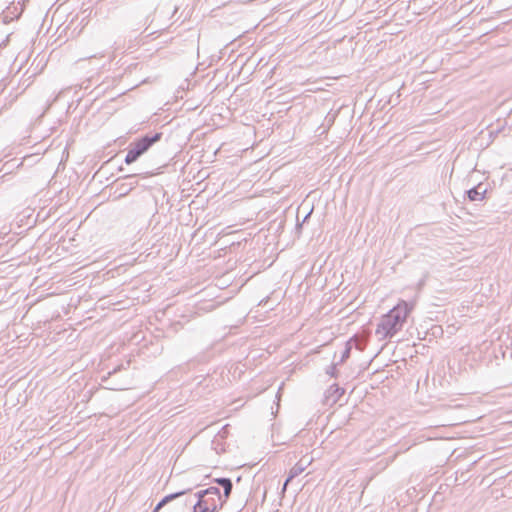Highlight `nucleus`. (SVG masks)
I'll return each instance as SVG.
<instances>
[{
    "label": "nucleus",
    "instance_id": "f257e3e1",
    "mask_svg": "<svg viewBox=\"0 0 512 512\" xmlns=\"http://www.w3.org/2000/svg\"><path fill=\"white\" fill-rule=\"evenodd\" d=\"M415 302L401 300L387 314L381 317L377 324L375 334L380 340L391 339L396 333L402 330L408 315L414 309Z\"/></svg>",
    "mask_w": 512,
    "mask_h": 512
},
{
    "label": "nucleus",
    "instance_id": "423d86ee",
    "mask_svg": "<svg viewBox=\"0 0 512 512\" xmlns=\"http://www.w3.org/2000/svg\"><path fill=\"white\" fill-rule=\"evenodd\" d=\"M214 482L217 483L219 486H221L224 490L223 498L227 500L231 494L233 484L230 478L221 477V478H215Z\"/></svg>",
    "mask_w": 512,
    "mask_h": 512
},
{
    "label": "nucleus",
    "instance_id": "1a4fd4ad",
    "mask_svg": "<svg viewBox=\"0 0 512 512\" xmlns=\"http://www.w3.org/2000/svg\"><path fill=\"white\" fill-rule=\"evenodd\" d=\"M135 177H136V174L127 175L124 177L125 179H129L132 181L128 184L121 185V187L119 188L121 196L126 195L129 191H131L137 185V181L134 180Z\"/></svg>",
    "mask_w": 512,
    "mask_h": 512
},
{
    "label": "nucleus",
    "instance_id": "20e7f679",
    "mask_svg": "<svg viewBox=\"0 0 512 512\" xmlns=\"http://www.w3.org/2000/svg\"><path fill=\"white\" fill-rule=\"evenodd\" d=\"M312 459H301L298 461L289 471L288 477L284 482L282 492L286 491L287 485L290 481H292L295 477L300 475L302 472L306 470V468L311 464Z\"/></svg>",
    "mask_w": 512,
    "mask_h": 512
},
{
    "label": "nucleus",
    "instance_id": "0eeeda50",
    "mask_svg": "<svg viewBox=\"0 0 512 512\" xmlns=\"http://www.w3.org/2000/svg\"><path fill=\"white\" fill-rule=\"evenodd\" d=\"M487 190L482 189L481 184L467 191V196L471 201H481L484 199Z\"/></svg>",
    "mask_w": 512,
    "mask_h": 512
},
{
    "label": "nucleus",
    "instance_id": "9b49d317",
    "mask_svg": "<svg viewBox=\"0 0 512 512\" xmlns=\"http://www.w3.org/2000/svg\"><path fill=\"white\" fill-rule=\"evenodd\" d=\"M326 373L331 377H337V364H332L326 370Z\"/></svg>",
    "mask_w": 512,
    "mask_h": 512
},
{
    "label": "nucleus",
    "instance_id": "9d476101",
    "mask_svg": "<svg viewBox=\"0 0 512 512\" xmlns=\"http://www.w3.org/2000/svg\"><path fill=\"white\" fill-rule=\"evenodd\" d=\"M38 73L37 68H35L33 71L30 72V69L26 71V73L23 75V78L21 79V84L26 89L29 87L33 81V78Z\"/></svg>",
    "mask_w": 512,
    "mask_h": 512
},
{
    "label": "nucleus",
    "instance_id": "39448f33",
    "mask_svg": "<svg viewBox=\"0 0 512 512\" xmlns=\"http://www.w3.org/2000/svg\"><path fill=\"white\" fill-rule=\"evenodd\" d=\"M188 491L189 490H183V491H179V492H175V493L166 495L157 503V505L155 506V508L153 509L152 512H159L166 504L185 495Z\"/></svg>",
    "mask_w": 512,
    "mask_h": 512
},
{
    "label": "nucleus",
    "instance_id": "6e6552de",
    "mask_svg": "<svg viewBox=\"0 0 512 512\" xmlns=\"http://www.w3.org/2000/svg\"><path fill=\"white\" fill-rule=\"evenodd\" d=\"M354 341L356 344V348L359 349V350H362L363 349V346L362 344L358 343L357 340H355L354 338L350 339L347 343H346V347L344 349V351L342 352V355H341V358H340V361L338 364H341L343 363L345 360H347L349 357H350V352H351V349H352V346H351V342Z\"/></svg>",
    "mask_w": 512,
    "mask_h": 512
},
{
    "label": "nucleus",
    "instance_id": "f8f14e48",
    "mask_svg": "<svg viewBox=\"0 0 512 512\" xmlns=\"http://www.w3.org/2000/svg\"><path fill=\"white\" fill-rule=\"evenodd\" d=\"M312 211H310L303 219V222H305L309 217H310V214H311Z\"/></svg>",
    "mask_w": 512,
    "mask_h": 512
},
{
    "label": "nucleus",
    "instance_id": "7ed1b4c3",
    "mask_svg": "<svg viewBox=\"0 0 512 512\" xmlns=\"http://www.w3.org/2000/svg\"><path fill=\"white\" fill-rule=\"evenodd\" d=\"M162 136L163 134L161 132H156L152 135L147 134L140 139L133 141L126 154L125 163L129 165L137 161L138 158L146 153L153 144L160 141Z\"/></svg>",
    "mask_w": 512,
    "mask_h": 512
},
{
    "label": "nucleus",
    "instance_id": "4468645a",
    "mask_svg": "<svg viewBox=\"0 0 512 512\" xmlns=\"http://www.w3.org/2000/svg\"><path fill=\"white\" fill-rule=\"evenodd\" d=\"M344 393V389H340V394L342 395Z\"/></svg>",
    "mask_w": 512,
    "mask_h": 512
},
{
    "label": "nucleus",
    "instance_id": "ddd939ff",
    "mask_svg": "<svg viewBox=\"0 0 512 512\" xmlns=\"http://www.w3.org/2000/svg\"><path fill=\"white\" fill-rule=\"evenodd\" d=\"M116 372V369H113L112 372L109 373V375H111L112 373H115Z\"/></svg>",
    "mask_w": 512,
    "mask_h": 512
},
{
    "label": "nucleus",
    "instance_id": "f03ea898",
    "mask_svg": "<svg viewBox=\"0 0 512 512\" xmlns=\"http://www.w3.org/2000/svg\"><path fill=\"white\" fill-rule=\"evenodd\" d=\"M225 502L219 488L211 486L187 498L185 504L192 506L194 512H216Z\"/></svg>",
    "mask_w": 512,
    "mask_h": 512
}]
</instances>
